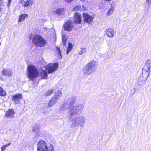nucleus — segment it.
<instances>
[{"instance_id": "nucleus-36", "label": "nucleus", "mask_w": 151, "mask_h": 151, "mask_svg": "<svg viewBox=\"0 0 151 151\" xmlns=\"http://www.w3.org/2000/svg\"><path fill=\"white\" fill-rule=\"evenodd\" d=\"M11 1L12 0H8V2L7 4V6L8 7H9Z\"/></svg>"}, {"instance_id": "nucleus-11", "label": "nucleus", "mask_w": 151, "mask_h": 151, "mask_svg": "<svg viewBox=\"0 0 151 151\" xmlns=\"http://www.w3.org/2000/svg\"><path fill=\"white\" fill-rule=\"evenodd\" d=\"M22 98V94H17L12 96V100L15 104H17L19 103L20 100Z\"/></svg>"}, {"instance_id": "nucleus-23", "label": "nucleus", "mask_w": 151, "mask_h": 151, "mask_svg": "<svg viewBox=\"0 0 151 151\" xmlns=\"http://www.w3.org/2000/svg\"><path fill=\"white\" fill-rule=\"evenodd\" d=\"M68 37L67 35L64 33L62 35V40L63 44L64 46H65L66 43V40Z\"/></svg>"}, {"instance_id": "nucleus-22", "label": "nucleus", "mask_w": 151, "mask_h": 151, "mask_svg": "<svg viewBox=\"0 0 151 151\" xmlns=\"http://www.w3.org/2000/svg\"><path fill=\"white\" fill-rule=\"evenodd\" d=\"M40 75L42 79H46L48 77L47 72L44 70L41 71L40 73Z\"/></svg>"}, {"instance_id": "nucleus-34", "label": "nucleus", "mask_w": 151, "mask_h": 151, "mask_svg": "<svg viewBox=\"0 0 151 151\" xmlns=\"http://www.w3.org/2000/svg\"><path fill=\"white\" fill-rule=\"evenodd\" d=\"M86 7L83 6H80V10L81 11H83L86 10Z\"/></svg>"}, {"instance_id": "nucleus-15", "label": "nucleus", "mask_w": 151, "mask_h": 151, "mask_svg": "<svg viewBox=\"0 0 151 151\" xmlns=\"http://www.w3.org/2000/svg\"><path fill=\"white\" fill-rule=\"evenodd\" d=\"M75 21L76 23L80 24L81 22V17L80 14L77 12L74 14Z\"/></svg>"}, {"instance_id": "nucleus-31", "label": "nucleus", "mask_w": 151, "mask_h": 151, "mask_svg": "<svg viewBox=\"0 0 151 151\" xmlns=\"http://www.w3.org/2000/svg\"><path fill=\"white\" fill-rule=\"evenodd\" d=\"M146 4H145V6L147 8H148L150 6V4H151V0H146Z\"/></svg>"}, {"instance_id": "nucleus-27", "label": "nucleus", "mask_w": 151, "mask_h": 151, "mask_svg": "<svg viewBox=\"0 0 151 151\" xmlns=\"http://www.w3.org/2000/svg\"><path fill=\"white\" fill-rule=\"evenodd\" d=\"M39 127L40 126L38 125H35L32 128L33 131L36 133L38 132L39 130Z\"/></svg>"}, {"instance_id": "nucleus-6", "label": "nucleus", "mask_w": 151, "mask_h": 151, "mask_svg": "<svg viewBox=\"0 0 151 151\" xmlns=\"http://www.w3.org/2000/svg\"><path fill=\"white\" fill-rule=\"evenodd\" d=\"M27 74L28 78L33 80L35 78L37 77L38 72L36 68L32 65H29L28 67Z\"/></svg>"}, {"instance_id": "nucleus-1", "label": "nucleus", "mask_w": 151, "mask_h": 151, "mask_svg": "<svg viewBox=\"0 0 151 151\" xmlns=\"http://www.w3.org/2000/svg\"><path fill=\"white\" fill-rule=\"evenodd\" d=\"M84 108V105L83 104L77 105L73 106H70L65 100L63 104L61 105L60 109L61 112L65 111L69 109L68 115L71 117L78 114H80L82 113Z\"/></svg>"}, {"instance_id": "nucleus-21", "label": "nucleus", "mask_w": 151, "mask_h": 151, "mask_svg": "<svg viewBox=\"0 0 151 151\" xmlns=\"http://www.w3.org/2000/svg\"><path fill=\"white\" fill-rule=\"evenodd\" d=\"M3 75L5 76H12V73L11 71L9 69H4L2 72Z\"/></svg>"}, {"instance_id": "nucleus-33", "label": "nucleus", "mask_w": 151, "mask_h": 151, "mask_svg": "<svg viewBox=\"0 0 151 151\" xmlns=\"http://www.w3.org/2000/svg\"><path fill=\"white\" fill-rule=\"evenodd\" d=\"M11 143L10 142L8 144L5 145L3 146V147H1V150H5L6 149V148L8 146H9L10 145H11Z\"/></svg>"}, {"instance_id": "nucleus-8", "label": "nucleus", "mask_w": 151, "mask_h": 151, "mask_svg": "<svg viewBox=\"0 0 151 151\" xmlns=\"http://www.w3.org/2000/svg\"><path fill=\"white\" fill-rule=\"evenodd\" d=\"M58 64L56 63H51L47 65L45 67L48 73H51L55 71L58 68Z\"/></svg>"}, {"instance_id": "nucleus-12", "label": "nucleus", "mask_w": 151, "mask_h": 151, "mask_svg": "<svg viewBox=\"0 0 151 151\" xmlns=\"http://www.w3.org/2000/svg\"><path fill=\"white\" fill-rule=\"evenodd\" d=\"M77 99V97L76 96H73L68 99L65 101L67 102L70 106H73L74 104Z\"/></svg>"}, {"instance_id": "nucleus-24", "label": "nucleus", "mask_w": 151, "mask_h": 151, "mask_svg": "<svg viewBox=\"0 0 151 151\" xmlns=\"http://www.w3.org/2000/svg\"><path fill=\"white\" fill-rule=\"evenodd\" d=\"M56 51L58 55L59 59L60 60L61 59H62V56L61 51L60 48L58 47H56Z\"/></svg>"}, {"instance_id": "nucleus-35", "label": "nucleus", "mask_w": 151, "mask_h": 151, "mask_svg": "<svg viewBox=\"0 0 151 151\" xmlns=\"http://www.w3.org/2000/svg\"><path fill=\"white\" fill-rule=\"evenodd\" d=\"M80 6L77 5L73 8V10H80Z\"/></svg>"}, {"instance_id": "nucleus-5", "label": "nucleus", "mask_w": 151, "mask_h": 151, "mask_svg": "<svg viewBox=\"0 0 151 151\" xmlns=\"http://www.w3.org/2000/svg\"><path fill=\"white\" fill-rule=\"evenodd\" d=\"M32 42L34 45L39 47L45 46L47 43L46 40L41 36L38 34H36L33 36Z\"/></svg>"}, {"instance_id": "nucleus-13", "label": "nucleus", "mask_w": 151, "mask_h": 151, "mask_svg": "<svg viewBox=\"0 0 151 151\" xmlns=\"http://www.w3.org/2000/svg\"><path fill=\"white\" fill-rule=\"evenodd\" d=\"M73 27L72 23L70 21H68L65 24L64 28L65 30L70 31L73 29Z\"/></svg>"}, {"instance_id": "nucleus-14", "label": "nucleus", "mask_w": 151, "mask_h": 151, "mask_svg": "<svg viewBox=\"0 0 151 151\" xmlns=\"http://www.w3.org/2000/svg\"><path fill=\"white\" fill-rule=\"evenodd\" d=\"M116 32L111 28H108L106 30V34L109 37H113L115 34Z\"/></svg>"}, {"instance_id": "nucleus-9", "label": "nucleus", "mask_w": 151, "mask_h": 151, "mask_svg": "<svg viewBox=\"0 0 151 151\" xmlns=\"http://www.w3.org/2000/svg\"><path fill=\"white\" fill-rule=\"evenodd\" d=\"M151 67V60L150 59L146 60L144 67L142 69V72L148 74H149L150 72V69Z\"/></svg>"}, {"instance_id": "nucleus-38", "label": "nucleus", "mask_w": 151, "mask_h": 151, "mask_svg": "<svg viewBox=\"0 0 151 151\" xmlns=\"http://www.w3.org/2000/svg\"><path fill=\"white\" fill-rule=\"evenodd\" d=\"M24 0H20V2L21 3H22L24 1Z\"/></svg>"}, {"instance_id": "nucleus-39", "label": "nucleus", "mask_w": 151, "mask_h": 151, "mask_svg": "<svg viewBox=\"0 0 151 151\" xmlns=\"http://www.w3.org/2000/svg\"><path fill=\"white\" fill-rule=\"evenodd\" d=\"M1 151H4V150H1Z\"/></svg>"}, {"instance_id": "nucleus-3", "label": "nucleus", "mask_w": 151, "mask_h": 151, "mask_svg": "<svg viewBox=\"0 0 151 151\" xmlns=\"http://www.w3.org/2000/svg\"><path fill=\"white\" fill-rule=\"evenodd\" d=\"M98 65V62L93 60L87 63L83 70V72L84 74L90 75L94 73Z\"/></svg>"}, {"instance_id": "nucleus-2", "label": "nucleus", "mask_w": 151, "mask_h": 151, "mask_svg": "<svg viewBox=\"0 0 151 151\" xmlns=\"http://www.w3.org/2000/svg\"><path fill=\"white\" fill-rule=\"evenodd\" d=\"M86 119L83 116H80L72 118L70 120V126L72 128L78 127H83L85 125Z\"/></svg>"}, {"instance_id": "nucleus-20", "label": "nucleus", "mask_w": 151, "mask_h": 151, "mask_svg": "<svg viewBox=\"0 0 151 151\" xmlns=\"http://www.w3.org/2000/svg\"><path fill=\"white\" fill-rule=\"evenodd\" d=\"M33 2L34 0H27L26 1H25L24 2H23L22 6L24 7H26L31 6L33 4Z\"/></svg>"}, {"instance_id": "nucleus-26", "label": "nucleus", "mask_w": 151, "mask_h": 151, "mask_svg": "<svg viewBox=\"0 0 151 151\" xmlns=\"http://www.w3.org/2000/svg\"><path fill=\"white\" fill-rule=\"evenodd\" d=\"M114 6L112 5V4L111 5V6L110 8L109 9L108 12V15H110L112 14L113 12H114Z\"/></svg>"}, {"instance_id": "nucleus-25", "label": "nucleus", "mask_w": 151, "mask_h": 151, "mask_svg": "<svg viewBox=\"0 0 151 151\" xmlns=\"http://www.w3.org/2000/svg\"><path fill=\"white\" fill-rule=\"evenodd\" d=\"M27 16V14H21L18 20V22H20L24 20L26 16Z\"/></svg>"}, {"instance_id": "nucleus-37", "label": "nucleus", "mask_w": 151, "mask_h": 151, "mask_svg": "<svg viewBox=\"0 0 151 151\" xmlns=\"http://www.w3.org/2000/svg\"><path fill=\"white\" fill-rule=\"evenodd\" d=\"M64 0L66 2L69 3V2H71L73 0Z\"/></svg>"}, {"instance_id": "nucleus-40", "label": "nucleus", "mask_w": 151, "mask_h": 151, "mask_svg": "<svg viewBox=\"0 0 151 151\" xmlns=\"http://www.w3.org/2000/svg\"><path fill=\"white\" fill-rule=\"evenodd\" d=\"M1 43H0V45H1Z\"/></svg>"}, {"instance_id": "nucleus-16", "label": "nucleus", "mask_w": 151, "mask_h": 151, "mask_svg": "<svg viewBox=\"0 0 151 151\" xmlns=\"http://www.w3.org/2000/svg\"><path fill=\"white\" fill-rule=\"evenodd\" d=\"M15 114V113L13 109H9L6 112L5 116L7 117L12 118L13 117Z\"/></svg>"}, {"instance_id": "nucleus-7", "label": "nucleus", "mask_w": 151, "mask_h": 151, "mask_svg": "<svg viewBox=\"0 0 151 151\" xmlns=\"http://www.w3.org/2000/svg\"><path fill=\"white\" fill-rule=\"evenodd\" d=\"M149 74H148L142 72V75L138 78L137 84L140 86H142L145 84V82L147 79Z\"/></svg>"}, {"instance_id": "nucleus-18", "label": "nucleus", "mask_w": 151, "mask_h": 151, "mask_svg": "<svg viewBox=\"0 0 151 151\" xmlns=\"http://www.w3.org/2000/svg\"><path fill=\"white\" fill-rule=\"evenodd\" d=\"M58 101L55 100L53 97H52L51 99L48 101V103L47 104V106L49 107H52Z\"/></svg>"}, {"instance_id": "nucleus-10", "label": "nucleus", "mask_w": 151, "mask_h": 151, "mask_svg": "<svg viewBox=\"0 0 151 151\" xmlns=\"http://www.w3.org/2000/svg\"><path fill=\"white\" fill-rule=\"evenodd\" d=\"M83 17L84 18V21L89 24L92 22L94 18L92 16L85 13H83Z\"/></svg>"}, {"instance_id": "nucleus-28", "label": "nucleus", "mask_w": 151, "mask_h": 151, "mask_svg": "<svg viewBox=\"0 0 151 151\" xmlns=\"http://www.w3.org/2000/svg\"><path fill=\"white\" fill-rule=\"evenodd\" d=\"M73 47V45L72 43H69L68 44V48L66 51V54H68L71 50Z\"/></svg>"}, {"instance_id": "nucleus-19", "label": "nucleus", "mask_w": 151, "mask_h": 151, "mask_svg": "<svg viewBox=\"0 0 151 151\" xmlns=\"http://www.w3.org/2000/svg\"><path fill=\"white\" fill-rule=\"evenodd\" d=\"M64 12V9L63 8L58 9H54L53 11L52 12L55 13L56 14L58 15H60L63 14Z\"/></svg>"}, {"instance_id": "nucleus-29", "label": "nucleus", "mask_w": 151, "mask_h": 151, "mask_svg": "<svg viewBox=\"0 0 151 151\" xmlns=\"http://www.w3.org/2000/svg\"><path fill=\"white\" fill-rule=\"evenodd\" d=\"M6 93L4 91L3 89L0 86V95L4 96L6 95Z\"/></svg>"}, {"instance_id": "nucleus-4", "label": "nucleus", "mask_w": 151, "mask_h": 151, "mask_svg": "<svg viewBox=\"0 0 151 151\" xmlns=\"http://www.w3.org/2000/svg\"><path fill=\"white\" fill-rule=\"evenodd\" d=\"M37 151H55L52 144L43 140L40 141L37 145Z\"/></svg>"}, {"instance_id": "nucleus-17", "label": "nucleus", "mask_w": 151, "mask_h": 151, "mask_svg": "<svg viewBox=\"0 0 151 151\" xmlns=\"http://www.w3.org/2000/svg\"><path fill=\"white\" fill-rule=\"evenodd\" d=\"M62 96V93L59 90H57L55 93L54 96L53 97L58 101L61 97Z\"/></svg>"}, {"instance_id": "nucleus-32", "label": "nucleus", "mask_w": 151, "mask_h": 151, "mask_svg": "<svg viewBox=\"0 0 151 151\" xmlns=\"http://www.w3.org/2000/svg\"><path fill=\"white\" fill-rule=\"evenodd\" d=\"M86 52V50L85 48H81L79 52V54L80 55H82L84 53Z\"/></svg>"}, {"instance_id": "nucleus-30", "label": "nucleus", "mask_w": 151, "mask_h": 151, "mask_svg": "<svg viewBox=\"0 0 151 151\" xmlns=\"http://www.w3.org/2000/svg\"><path fill=\"white\" fill-rule=\"evenodd\" d=\"M53 93V90L52 89L48 90L45 93V95L47 96H49L51 95Z\"/></svg>"}]
</instances>
